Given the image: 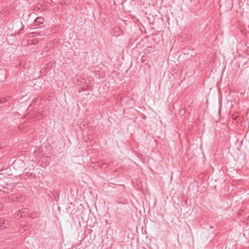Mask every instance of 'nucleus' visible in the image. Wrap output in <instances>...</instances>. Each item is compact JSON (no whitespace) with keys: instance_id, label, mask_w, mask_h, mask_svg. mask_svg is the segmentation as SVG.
Here are the masks:
<instances>
[{"instance_id":"obj_1","label":"nucleus","mask_w":249,"mask_h":249,"mask_svg":"<svg viewBox=\"0 0 249 249\" xmlns=\"http://www.w3.org/2000/svg\"><path fill=\"white\" fill-rule=\"evenodd\" d=\"M44 21V18L42 17H37L35 20H34V23L35 24H42Z\"/></svg>"},{"instance_id":"obj_2","label":"nucleus","mask_w":249,"mask_h":249,"mask_svg":"<svg viewBox=\"0 0 249 249\" xmlns=\"http://www.w3.org/2000/svg\"><path fill=\"white\" fill-rule=\"evenodd\" d=\"M28 210L27 208L22 209L19 210V213H20V217L25 216Z\"/></svg>"},{"instance_id":"obj_3","label":"nucleus","mask_w":249,"mask_h":249,"mask_svg":"<svg viewBox=\"0 0 249 249\" xmlns=\"http://www.w3.org/2000/svg\"><path fill=\"white\" fill-rule=\"evenodd\" d=\"M16 215L18 216H19L20 217V213H19V211L17 212Z\"/></svg>"},{"instance_id":"obj_4","label":"nucleus","mask_w":249,"mask_h":249,"mask_svg":"<svg viewBox=\"0 0 249 249\" xmlns=\"http://www.w3.org/2000/svg\"><path fill=\"white\" fill-rule=\"evenodd\" d=\"M2 208H3L2 204L0 203V210H2Z\"/></svg>"},{"instance_id":"obj_5","label":"nucleus","mask_w":249,"mask_h":249,"mask_svg":"<svg viewBox=\"0 0 249 249\" xmlns=\"http://www.w3.org/2000/svg\"><path fill=\"white\" fill-rule=\"evenodd\" d=\"M35 34H36L37 36H39V34L38 33H35Z\"/></svg>"},{"instance_id":"obj_6","label":"nucleus","mask_w":249,"mask_h":249,"mask_svg":"<svg viewBox=\"0 0 249 249\" xmlns=\"http://www.w3.org/2000/svg\"><path fill=\"white\" fill-rule=\"evenodd\" d=\"M49 1H50L51 2H52V0H49Z\"/></svg>"}]
</instances>
